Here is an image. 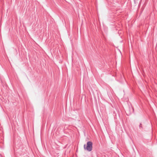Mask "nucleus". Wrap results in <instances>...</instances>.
Here are the masks:
<instances>
[{
  "mask_svg": "<svg viewBox=\"0 0 157 157\" xmlns=\"http://www.w3.org/2000/svg\"><path fill=\"white\" fill-rule=\"evenodd\" d=\"M92 142L89 141L87 143L86 146V144L84 145V149L86 150L89 151H90L92 149Z\"/></svg>",
  "mask_w": 157,
  "mask_h": 157,
  "instance_id": "nucleus-1",
  "label": "nucleus"
},
{
  "mask_svg": "<svg viewBox=\"0 0 157 157\" xmlns=\"http://www.w3.org/2000/svg\"><path fill=\"white\" fill-rule=\"evenodd\" d=\"M133 109L132 108H130L129 107H128L126 109L125 112L127 115H130L133 112Z\"/></svg>",
  "mask_w": 157,
  "mask_h": 157,
  "instance_id": "nucleus-2",
  "label": "nucleus"
},
{
  "mask_svg": "<svg viewBox=\"0 0 157 157\" xmlns=\"http://www.w3.org/2000/svg\"><path fill=\"white\" fill-rule=\"evenodd\" d=\"M140 128L141 127V128H142V124H140L139 125Z\"/></svg>",
  "mask_w": 157,
  "mask_h": 157,
  "instance_id": "nucleus-3",
  "label": "nucleus"
}]
</instances>
